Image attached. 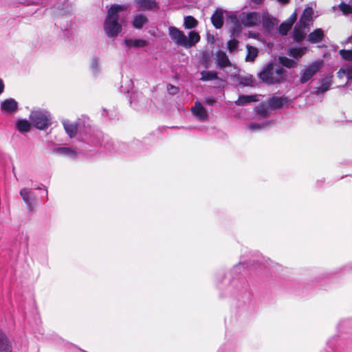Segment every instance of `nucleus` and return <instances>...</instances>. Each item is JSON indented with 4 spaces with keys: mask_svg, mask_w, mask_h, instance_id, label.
Listing matches in <instances>:
<instances>
[{
    "mask_svg": "<svg viewBox=\"0 0 352 352\" xmlns=\"http://www.w3.org/2000/svg\"><path fill=\"white\" fill-rule=\"evenodd\" d=\"M257 76L262 82L273 85L283 82L287 78V72L280 65L270 60L263 67Z\"/></svg>",
    "mask_w": 352,
    "mask_h": 352,
    "instance_id": "f257e3e1",
    "label": "nucleus"
},
{
    "mask_svg": "<svg viewBox=\"0 0 352 352\" xmlns=\"http://www.w3.org/2000/svg\"><path fill=\"white\" fill-rule=\"evenodd\" d=\"M123 10V6L118 4L112 5L108 10L107 16L104 23V29L109 37H116L121 32L122 26L118 23V13Z\"/></svg>",
    "mask_w": 352,
    "mask_h": 352,
    "instance_id": "f03ea898",
    "label": "nucleus"
},
{
    "mask_svg": "<svg viewBox=\"0 0 352 352\" xmlns=\"http://www.w3.org/2000/svg\"><path fill=\"white\" fill-rule=\"evenodd\" d=\"M245 265L248 266V264L245 262L239 263L234 265L230 271V275L232 280L230 283L229 290H234L233 293L235 294L238 292H243L245 295L249 296L248 285L239 278H235L234 276L239 274L242 270H244Z\"/></svg>",
    "mask_w": 352,
    "mask_h": 352,
    "instance_id": "7ed1b4c3",
    "label": "nucleus"
},
{
    "mask_svg": "<svg viewBox=\"0 0 352 352\" xmlns=\"http://www.w3.org/2000/svg\"><path fill=\"white\" fill-rule=\"evenodd\" d=\"M234 19V25L232 28V33H239L241 31V27L239 22L248 27H254L258 25L261 21V16L260 13L257 12H242L239 15V21L237 20L236 17L233 18Z\"/></svg>",
    "mask_w": 352,
    "mask_h": 352,
    "instance_id": "20e7f679",
    "label": "nucleus"
},
{
    "mask_svg": "<svg viewBox=\"0 0 352 352\" xmlns=\"http://www.w3.org/2000/svg\"><path fill=\"white\" fill-rule=\"evenodd\" d=\"M30 120L33 126L39 130H44L51 125V115L47 111H32L30 115Z\"/></svg>",
    "mask_w": 352,
    "mask_h": 352,
    "instance_id": "39448f33",
    "label": "nucleus"
},
{
    "mask_svg": "<svg viewBox=\"0 0 352 352\" xmlns=\"http://www.w3.org/2000/svg\"><path fill=\"white\" fill-rule=\"evenodd\" d=\"M322 63L316 61L306 67L300 72V81L302 84L307 82L321 68Z\"/></svg>",
    "mask_w": 352,
    "mask_h": 352,
    "instance_id": "423d86ee",
    "label": "nucleus"
},
{
    "mask_svg": "<svg viewBox=\"0 0 352 352\" xmlns=\"http://www.w3.org/2000/svg\"><path fill=\"white\" fill-rule=\"evenodd\" d=\"M20 195L25 203L29 211H32L36 204V194L30 188H23L20 190Z\"/></svg>",
    "mask_w": 352,
    "mask_h": 352,
    "instance_id": "0eeeda50",
    "label": "nucleus"
},
{
    "mask_svg": "<svg viewBox=\"0 0 352 352\" xmlns=\"http://www.w3.org/2000/svg\"><path fill=\"white\" fill-rule=\"evenodd\" d=\"M168 34L171 39L179 46L184 47L186 44V35L175 26L168 28Z\"/></svg>",
    "mask_w": 352,
    "mask_h": 352,
    "instance_id": "6e6552de",
    "label": "nucleus"
},
{
    "mask_svg": "<svg viewBox=\"0 0 352 352\" xmlns=\"http://www.w3.org/2000/svg\"><path fill=\"white\" fill-rule=\"evenodd\" d=\"M101 136L100 132L97 131L94 133L91 129H89V131L86 132L85 137L82 138V141L90 146H96L100 143Z\"/></svg>",
    "mask_w": 352,
    "mask_h": 352,
    "instance_id": "1a4fd4ad",
    "label": "nucleus"
},
{
    "mask_svg": "<svg viewBox=\"0 0 352 352\" xmlns=\"http://www.w3.org/2000/svg\"><path fill=\"white\" fill-rule=\"evenodd\" d=\"M261 22H262L263 28L267 32L272 31L278 24V20L267 12L263 13Z\"/></svg>",
    "mask_w": 352,
    "mask_h": 352,
    "instance_id": "9d476101",
    "label": "nucleus"
},
{
    "mask_svg": "<svg viewBox=\"0 0 352 352\" xmlns=\"http://www.w3.org/2000/svg\"><path fill=\"white\" fill-rule=\"evenodd\" d=\"M146 100L142 94L138 93H133L130 97L131 106L137 111L145 106Z\"/></svg>",
    "mask_w": 352,
    "mask_h": 352,
    "instance_id": "9b49d317",
    "label": "nucleus"
},
{
    "mask_svg": "<svg viewBox=\"0 0 352 352\" xmlns=\"http://www.w3.org/2000/svg\"><path fill=\"white\" fill-rule=\"evenodd\" d=\"M307 27L305 26V25L300 24L298 22L294 26L293 30V39L296 43H301L306 35L305 29Z\"/></svg>",
    "mask_w": 352,
    "mask_h": 352,
    "instance_id": "f8f14e48",
    "label": "nucleus"
},
{
    "mask_svg": "<svg viewBox=\"0 0 352 352\" xmlns=\"http://www.w3.org/2000/svg\"><path fill=\"white\" fill-rule=\"evenodd\" d=\"M191 112L199 121H205L208 119L207 111L199 102H195V107L191 109Z\"/></svg>",
    "mask_w": 352,
    "mask_h": 352,
    "instance_id": "ddd939ff",
    "label": "nucleus"
},
{
    "mask_svg": "<svg viewBox=\"0 0 352 352\" xmlns=\"http://www.w3.org/2000/svg\"><path fill=\"white\" fill-rule=\"evenodd\" d=\"M320 86L318 87H315L312 91V94L314 95H321L327 91L331 85V77H325L320 80Z\"/></svg>",
    "mask_w": 352,
    "mask_h": 352,
    "instance_id": "4468645a",
    "label": "nucleus"
},
{
    "mask_svg": "<svg viewBox=\"0 0 352 352\" xmlns=\"http://www.w3.org/2000/svg\"><path fill=\"white\" fill-rule=\"evenodd\" d=\"M1 109L6 113H14L18 109V102L14 98L6 99L1 102Z\"/></svg>",
    "mask_w": 352,
    "mask_h": 352,
    "instance_id": "2eb2a0df",
    "label": "nucleus"
},
{
    "mask_svg": "<svg viewBox=\"0 0 352 352\" xmlns=\"http://www.w3.org/2000/svg\"><path fill=\"white\" fill-rule=\"evenodd\" d=\"M215 55L217 67L223 69L231 65V63L225 52L218 51Z\"/></svg>",
    "mask_w": 352,
    "mask_h": 352,
    "instance_id": "dca6fc26",
    "label": "nucleus"
},
{
    "mask_svg": "<svg viewBox=\"0 0 352 352\" xmlns=\"http://www.w3.org/2000/svg\"><path fill=\"white\" fill-rule=\"evenodd\" d=\"M62 124L66 133L70 138H74L76 135L78 130L76 122H72L69 120L64 119L62 120Z\"/></svg>",
    "mask_w": 352,
    "mask_h": 352,
    "instance_id": "f3484780",
    "label": "nucleus"
},
{
    "mask_svg": "<svg viewBox=\"0 0 352 352\" xmlns=\"http://www.w3.org/2000/svg\"><path fill=\"white\" fill-rule=\"evenodd\" d=\"M124 43L126 50H129L132 47H143L148 45L147 41L139 38H125L124 40Z\"/></svg>",
    "mask_w": 352,
    "mask_h": 352,
    "instance_id": "a211bd4d",
    "label": "nucleus"
},
{
    "mask_svg": "<svg viewBox=\"0 0 352 352\" xmlns=\"http://www.w3.org/2000/svg\"><path fill=\"white\" fill-rule=\"evenodd\" d=\"M52 153L62 156H67L74 159L77 155V152L65 146L55 147L52 149Z\"/></svg>",
    "mask_w": 352,
    "mask_h": 352,
    "instance_id": "6ab92c4d",
    "label": "nucleus"
},
{
    "mask_svg": "<svg viewBox=\"0 0 352 352\" xmlns=\"http://www.w3.org/2000/svg\"><path fill=\"white\" fill-rule=\"evenodd\" d=\"M211 22L216 29H220L223 25V12L220 8H217L211 16Z\"/></svg>",
    "mask_w": 352,
    "mask_h": 352,
    "instance_id": "aec40b11",
    "label": "nucleus"
},
{
    "mask_svg": "<svg viewBox=\"0 0 352 352\" xmlns=\"http://www.w3.org/2000/svg\"><path fill=\"white\" fill-rule=\"evenodd\" d=\"M135 3L137 7L142 10H151L154 8H158L155 0H135Z\"/></svg>",
    "mask_w": 352,
    "mask_h": 352,
    "instance_id": "412c9836",
    "label": "nucleus"
},
{
    "mask_svg": "<svg viewBox=\"0 0 352 352\" xmlns=\"http://www.w3.org/2000/svg\"><path fill=\"white\" fill-rule=\"evenodd\" d=\"M269 106L274 109L281 108L285 104H289V100L287 97L273 96L269 99Z\"/></svg>",
    "mask_w": 352,
    "mask_h": 352,
    "instance_id": "4be33fe9",
    "label": "nucleus"
},
{
    "mask_svg": "<svg viewBox=\"0 0 352 352\" xmlns=\"http://www.w3.org/2000/svg\"><path fill=\"white\" fill-rule=\"evenodd\" d=\"M0 352H12V343L1 330H0Z\"/></svg>",
    "mask_w": 352,
    "mask_h": 352,
    "instance_id": "5701e85b",
    "label": "nucleus"
},
{
    "mask_svg": "<svg viewBox=\"0 0 352 352\" xmlns=\"http://www.w3.org/2000/svg\"><path fill=\"white\" fill-rule=\"evenodd\" d=\"M314 10L310 7H307L302 12L298 21L299 23L305 25L307 27L311 21L313 20Z\"/></svg>",
    "mask_w": 352,
    "mask_h": 352,
    "instance_id": "b1692460",
    "label": "nucleus"
},
{
    "mask_svg": "<svg viewBox=\"0 0 352 352\" xmlns=\"http://www.w3.org/2000/svg\"><path fill=\"white\" fill-rule=\"evenodd\" d=\"M324 36V32L320 28H317L310 32L307 36V41L312 44L321 42Z\"/></svg>",
    "mask_w": 352,
    "mask_h": 352,
    "instance_id": "393cba45",
    "label": "nucleus"
},
{
    "mask_svg": "<svg viewBox=\"0 0 352 352\" xmlns=\"http://www.w3.org/2000/svg\"><path fill=\"white\" fill-rule=\"evenodd\" d=\"M200 40V36L195 31H190L188 34V38L186 36V44L184 47L190 48L195 45Z\"/></svg>",
    "mask_w": 352,
    "mask_h": 352,
    "instance_id": "a878e982",
    "label": "nucleus"
},
{
    "mask_svg": "<svg viewBox=\"0 0 352 352\" xmlns=\"http://www.w3.org/2000/svg\"><path fill=\"white\" fill-rule=\"evenodd\" d=\"M257 101L256 96H245L241 95L239 96L237 100L234 102L235 104L238 106H244L246 104Z\"/></svg>",
    "mask_w": 352,
    "mask_h": 352,
    "instance_id": "bb28decb",
    "label": "nucleus"
},
{
    "mask_svg": "<svg viewBox=\"0 0 352 352\" xmlns=\"http://www.w3.org/2000/svg\"><path fill=\"white\" fill-rule=\"evenodd\" d=\"M147 21L148 19L146 16L138 14L133 18V26L136 29H141Z\"/></svg>",
    "mask_w": 352,
    "mask_h": 352,
    "instance_id": "cd10ccee",
    "label": "nucleus"
},
{
    "mask_svg": "<svg viewBox=\"0 0 352 352\" xmlns=\"http://www.w3.org/2000/svg\"><path fill=\"white\" fill-rule=\"evenodd\" d=\"M16 129L21 133H25L30 130V123L25 119H20L16 122Z\"/></svg>",
    "mask_w": 352,
    "mask_h": 352,
    "instance_id": "c85d7f7f",
    "label": "nucleus"
},
{
    "mask_svg": "<svg viewBox=\"0 0 352 352\" xmlns=\"http://www.w3.org/2000/svg\"><path fill=\"white\" fill-rule=\"evenodd\" d=\"M272 123V121H265L261 123L252 122L248 124V127L252 131H256L258 130H261V129L266 128L267 126L270 125Z\"/></svg>",
    "mask_w": 352,
    "mask_h": 352,
    "instance_id": "c756f323",
    "label": "nucleus"
},
{
    "mask_svg": "<svg viewBox=\"0 0 352 352\" xmlns=\"http://www.w3.org/2000/svg\"><path fill=\"white\" fill-rule=\"evenodd\" d=\"M246 48H247V55L245 57V60L250 61V62L254 61L258 55L257 48L255 47L249 45H247Z\"/></svg>",
    "mask_w": 352,
    "mask_h": 352,
    "instance_id": "7c9ffc66",
    "label": "nucleus"
},
{
    "mask_svg": "<svg viewBox=\"0 0 352 352\" xmlns=\"http://www.w3.org/2000/svg\"><path fill=\"white\" fill-rule=\"evenodd\" d=\"M201 76L200 80L202 81H209L218 78L217 72L214 71H203L201 72Z\"/></svg>",
    "mask_w": 352,
    "mask_h": 352,
    "instance_id": "2f4dec72",
    "label": "nucleus"
},
{
    "mask_svg": "<svg viewBox=\"0 0 352 352\" xmlns=\"http://www.w3.org/2000/svg\"><path fill=\"white\" fill-rule=\"evenodd\" d=\"M238 80L240 85L243 86H254L255 80L252 75H248L245 76H239Z\"/></svg>",
    "mask_w": 352,
    "mask_h": 352,
    "instance_id": "473e14b6",
    "label": "nucleus"
},
{
    "mask_svg": "<svg viewBox=\"0 0 352 352\" xmlns=\"http://www.w3.org/2000/svg\"><path fill=\"white\" fill-rule=\"evenodd\" d=\"M279 63L285 67L292 68L296 67V62L292 59H290L286 56H279L278 58Z\"/></svg>",
    "mask_w": 352,
    "mask_h": 352,
    "instance_id": "72a5a7b5",
    "label": "nucleus"
},
{
    "mask_svg": "<svg viewBox=\"0 0 352 352\" xmlns=\"http://www.w3.org/2000/svg\"><path fill=\"white\" fill-rule=\"evenodd\" d=\"M91 69L93 74L94 76L98 75L100 73V61L99 58L97 56L93 57L91 63Z\"/></svg>",
    "mask_w": 352,
    "mask_h": 352,
    "instance_id": "f704fd0d",
    "label": "nucleus"
},
{
    "mask_svg": "<svg viewBox=\"0 0 352 352\" xmlns=\"http://www.w3.org/2000/svg\"><path fill=\"white\" fill-rule=\"evenodd\" d=\"M197 25V21L192 16H187L184 18V27L186 29H192Z\"/></svg>",
    "mask_w": 352,
    "mask_h": 352,
    "instance_id": "c9c22d12",
    "label": "nucleus"
},
{
    "mask_svg": "<svg viewBox=\"0 0 352 352\" xmlns=\"http://www.w3.org/2000/svg\"><path fill=\"white\" fill-rule=\"evenodd\" d=\"M292 26L293 25L291 23H289L288 21H283L279 25V28H278L279 33L282 36H286L289 30H291Z\"/></svg>",
    "mask_w": 352,
    "mask_h": 352,
    "instance_id": "e433bc0d",
    "label": "nucleus"
},
{
    "mask_svg": "<svg viewBox=\"0 0 352 352\" xmlns=\"http://www.w3.org/2000/svg\"><path fill=\"white\" fill-rule=\"evenodd\" d=\"M304 54V49L303 48H291L289 50V55L293 58H298L301 57Z\"/></svg>",
    "mask_w": 352,
    "mask_h": 352,
    "instance_id": "4c0bfd02",
    "label": "nucleus"
},
{
    "mask_svg": "<svg viewBox=\"0 0 352 352\" xmlns=\"http://www.w3.org/2000/svg\"><path fill=\"white\" fill-rule=\"evenodd\" d=\"M339 54L345 60L351 61L352 60V50H340L339 51Z\"/></svg>",
    "mask_w": 352,
    "mask_h": 352,
    "instance_id": "58836bf2",
    "label": "nucleus"
},
{
    "mask_svg": "<svg viewBox=\"0 0 352 352\" xmlns=\"http://www.w3.org/2000/svg\"><path fill=\"white\" fill-rule=\"evenodd\" d=\"M339 8L344 14H352V6L349 4L342 2L339 5Z\"/></svg>",
    "mask_w": 352,
    "mask_h": 352,
    "instance_id": "ea45409f",
    "label": "nucleus"
},
{
    "mask_svg": "<svg viewBox=\"0 0 352 352\" xmlns=\"http://www.w3.org/2000/svg\"><path fill=\"white\" fill-rule=\"evenodd\" d=\"M256 114L258 115L261 118H265L267 116L268 111L267 107L263 105H259L256 108Z\"/></svg>",
    "mask_w": 352,
    "mask_h": 352,
    "instance_id": "a19ab883",
    "label": "nucleus"
},
{
    "mask_svg": "<svg viewBox=\"0 0 352 352\" xmlns=\"http://www.w3.org/2000/svg\"><path fill=\"white\" fill-rule=\"evenodd\" d=\"M239 42L235 38L230 39L228 41V49L231 52L234 51L238 47Z\"/></svg>",
    "mask_w": 352,
    "mask_h": 352,
    "instance_id": "79ce46f5",
    "label": "nucleus"
},
{
    "mask_svg": "<svg viewBox=\"0 0 352 352\" xmlns=\"http://www.w3.org/2000/svg\"><path fill=\"white\" fill-rule=\"evenodd\" d=\"M352 324V320L350 319H345L341 320L338 324V329L340 331H342L344 328H345L347 326H349Z\"/></svg>",
    "mask_w": 352,
    "mask_h": 352,
    "instance_id": "37998d69",
    "label": "nucleus"
},
{
    "mask_svg": "<svg viewBox=\"0 0 352 352\" xmlns=\"http://www.w3.org/2000/svg\"><path fill=\"white\" fill-rule=\"evenodd\" d=\"M167 90L170 94L175 95L179 92V88L171 84L167 85Z\"/></svg>",
    "mask_w": 352,
    "mask_h": 352,
    "instance_id": "c03bdc74",
    "label": "nucleus"
},
{
    "mask_svg": "<svg viewBox=\"0 0 352 352\" xmlns=\"http://www.w3.org/2000/svg\"><path fill=\"white\" fill-rule=\"evenodd\" d=\"M126 82L127 84V87L123 89V91L129 93L130 89L133 87V82L131 79H126Z\"/></svg>",
    "mask_w": 352,
    "mask_h": 352,
    "instance_id": "a18cd8bd",
    "label": "nucleus"
},
{
    "mask_svg": "<svg viewBox=\"0 0 352 352\" xmlns=\"http://www.w3.org/2000/svg\"><path fill=\"white\" fill-rule=\"evenodd\" d=\"M297 19V13L295 11L286 21L291 23L292 25Z\"/></svg>",
    "mask_w": 352,
    "mask_h": 352,
    "instance_id": "49530a36",
    "label": "nucleus"
},
{
    "mask_svg": "<svg viewBox=\"0 0 352 352\" xmlns=\"http://www.w3.org/2000/svg\"><path fill=\"white\" fill-rule=\"evenodd\" d=\"M336 340V338H332L331 340H329L327 342L328 347L331 349V352H333L334 345L333 344V341Z\"/></svg>",
    "mask_w": 352,
    "mask_h": 352,
    "instance_id": "de8ad7c7",
    "label": "nucleus"
},
{
    "mask_svg": "<svg viewBox=\"0 0 352 352\" xmlns=\"http://www.w3.org/2000/svg\"><path fill=\"white\" fill-rule=\"evenodd\" d=\"M206 103L210 106H212L214 104L216 101L212 98H208L206 100Z\"/></svg>",
    "mask_w": 352,
    "mask_h": 352,
    "instance_id": "09e8293b",
    "label": "nucleus"
},
{
    "mask_svg": "<svg viewBox=\"0 0 352 352\" xmlns=\"http://www.w3.org/2000/svg\"><path fill=\"white\" fill-rule=\"evenodd\" d=\"M4 91V83L3 80L0 78V94H1Z\"/></svg>",
    "mask_w": 352,
    "mask_h": 352,
    "instance_id": "8fccbe9b",
    "label": "nucleus"
},
{
    "mask_svg": "<svg viewBox=\"0 0 352 352\" xmlns=\"http://www.w3.org/2000/svg\"><path fill=\"white\" fill-rule=\"evenodd\" d=\"M111 146H112V144L109 143V142H107L106 144L104 145V147L107 148V149H109L110 153H112V150L111 148Z\"/></svg>",
    "mask_w": 352,
    "mask_h": 352,
    "instance_id": "3c124183",
    "label": "nucleus"
},
{
    "mask_svg": "<svg viewBox=\"0 0 352 352\" xmlns=\"http://www.w3.org/2000/svg\"><path fill=\"white\" fill-rule=\"evenodd\" d=\"M277 1L282 4L287 3L289 1V0H277Z\"/></svg>",
    "mask_w": 352,
    "mask_h": 352,
    "instance_id": "603ef678",
    "label": "nucleus"
},
{
    "mask_svg": "<svg viewBox=\"0 0 352 352\" xmlns=\"http://www.w3.org/2000/svg\"><path fill=\"white\" fill-rule=\"evenodd\" d=\"M348 73L352 75V65L347 68Z\"/></svg>",
    "mask_w": 352,
    "mask_h": 352,
    "instance_id": "864d4df0",
    "label": "nucleus"
},
{
    "mask_svg": "<svg viewBox=\"0 0 352 352\" xmlns=\"http://www.w3.org/2000/svg\"><path fill=\"white\" fill-rule=\"evenodd\" d=\"M217 352H226L225 348L221 347L220 348Z\"/></svg>",
    "mask_w": 352,
    "mask_h": 352,
    "instance_id": "5fc2aeb1",
    "label": "nucleus"
},
{
    "mask_svg": "<svg viewBox=\"0 0 352 352\" xmlns=\"http://www.w3.org/2000/svg\"><path fill=\"white\" fill-rule=\"evenodd\" d=\"M255 3H260L263 0H252Z\"/></svg>",
    "mask_w": 352,
    "mask_h": 352,
    "instance_id": "6e6d98bb",
    "label": "nucleus"
},
{
    "mask_svg": "<svg viewBox=\"0 0 352 352\" xmlns=\"http://www.w3.org/2000/svg\"><path fill=\"white\" fill-rule=\"evenodd\" d=\"M214 39V37L212 36V38H210V40L208 39V42L210 43H213Z\"/></svg>",
    "mask_w": 352,
    "mask_h": 352,
    "instance_id": "4d7b16f0",
    "label": "nucleus"
},
{
    "mask_svg": "<svg viewBox=\"0 0 352 352\" xmlns=\"http://www.w3.org/2000/svg\"><path fill=\"white\" fill-rule=\"evenodd\" d=\"M214 39V37L212 36V38H210V40L208 39V42L210 43H213Z\"/></svg>",
    "mask_w": 352,
    "mask_h": 352,
    "instance_id": "13d9d810",
    "label": "nucleus"
},
{
    "mask_svg": "<svg viewBox=\"0 0 352 352\" xmlns=\"http://www.w3.org/2000/svg\"><path fill=\"white\" fill-rule=\"evenodd\" d=\"M43 186V184H41V186H37L36 187H34L36 189H41V187Z\"/></svg>",
    "mask_w": 352,
    "mask_h": 352,
    "instance_id": "bf43d9fd",
    "label": "nucleus"
},
{
    "mask_svg": "<svg viewBox=\"0 0 352 352\" xmlns=\"http://www.w3.org/2000/svg\"><path fill=\"white\" fill-rule=\"evenodd\" d=\"M352 39V36L349 38V40Z\"/></svg>",
    "mask_w": 352,
    "mask_h": 352,
    "instance_id": "052dcab7",
    "label": "nucleus"
}]
</instances>
